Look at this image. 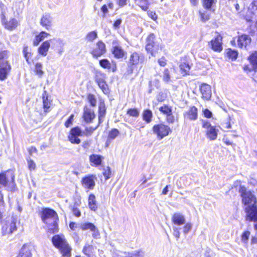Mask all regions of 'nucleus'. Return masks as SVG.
Returning a JSON list of instances; mask_svg holds the SVG:
<instances>
[{"label": "nucleus", "instance_id": "obj_1", "mask_svg": "<svg viewBox=\"0 0 257 257\" xmlns=\"http://www.w3.org/2000/svg\"><path fill=\"white\" fill-rule=\"evenodd\" d=\"M53 245L57 248L62 257H71L72 247L63 234H55L51 238Z\"/></svg>", "mask_w": 257, "mask_h": 257}, {"label": "nucleus", "instance_id": "obj_2", "mask_svg": "<svg viewBox=\"0 0 257 257\" xmlns=\"http://www.w3.org/2000/svg\"><path fill=\"white\" fill-rule=\"evenodd\" d=\"M51 43L52 45V48L59 47L58 50L59 54H61L63 52L64 43L63 42V41L59 38H53L42 43L38 49L39 54L43 56H46L48 54Z\"/></svg>", "mask_w": 257, "mask_h": 257}, {"label": "nucleus", "instance_id": "obj_3", "mask_svg": "<svg viewBox=\"0 0 257 257\" xmlns=\"http://www.w3.org/2000/svg\"><path fill=\"white\" fill-rule=\"evenodd\" d=\"M238 192L241 197V202L245 207L257 205V198L250 191L247 190L244 186H239Z\"/></svg>", "mask_w": 257, "mask_h": 257}, {"label": "nucleus", "instance_id": "obj_4", "mask_svg": "<svg viewBox=\"0 0 257 257\" xmlns=\"http://www.w3.org/2000/svg\"><path fill=\"white\" fill-rule=\"evenodd\" d=\"M38 214L43 223H47L48 222L59 218L56 211L49 207L42 208Z\"/></svg>", "mask_w": 257, "mask_h": 257}, {"label": "nucleus", "instance_id": "obj_5", "mask_svg": "<svg viewBox=\"0 0 257 257\" xmlns=\"http://www.w3.org/2000/svg\"><path fill=\"white\" fill-rule=\"evenodd\" d=\"M16 219L12 218L10 220H7L2 227V234L3 236L11 235L17 230Z\"/></svg>", "mask_w": 257, "mask_h": 257}, {"label": "nucleus", "instance_id": "obj_6", "mask_svg": "<svg viewBox=\"0 0 257 257\" xmlns=\"http://www.w3.org/2000/svg\"><path fill=\"white\" fill-rule=\"evenodd\" d=\"M202 127L206 130V135L208 139L211 141L217 139L218 131L216 129L215 126H212L208 121L203 120Z\"/></svg>", "mask_w": 257, "mask_h": 257}, {"label": "nucleus", "instance_id": "obj_7", "mask_svg": "<svg viewBox=\"0 0 257 257\" xmlns=\"http://www.w3.org/2000/svg\"><path fill=\"white\" fill-rule=\"evenodd\" d=\"M246 213L245 219L249 222H257V205L245 207L244 209Z\"/></svg>", "mask_w": 257, "mask_h": 257}, {"label": "nucleus", "instance_id": "obj_8", "mask_svg": "<svg viewBox=\"0 0 257 257\" xmlns=\"http://www.w3.org/2000/svg\"><path fill=\"white\" fill-rule=\"evenodd\" d=\"M153 130L154 133L157 135V137L159 139H162L164 137L168 135L171 131L170 128L168 127V126L163 124H159L154 125Z\"/></svg>", "mask_w": 257, "mask_h": 257}, {"label": "nucleus", "instance_id": "obj_9", "mask_svg": "<svg viewBox=\"0 0 257 257\" xmlns=\"http://www.w3.org/2000/svg\"><path fill=\"white\" fill-rule=\"evenodd\" d=\"M82 136V132L78 127L72 128L68 135V140L72 144H79L80 143V140L78 138Z\"/></svg>", "mask_w": 257, "mask_h": 257}, {"label": "nucleus", "instance_id": "obj_10", "mask_svg": "<svg viewBox=\"0 0 257 257\" xmlns=\"http://www.w3.org/2000/svg\"><path fill=\"white\" fill-rule=\"evenodd\" d=\"M82 230H90L92 232V236L94 238H99L100 237V232L97 227L92 223L85 222L82 223L80 226Z\"/></svg>", "mask_w": 257, "mask_h": 257}, {"label": "nucleus", "instance_id": "obj_11", "mask_svg": "<svg viewBox=\"0 0 257 257\" xmlns=\"http://www.w3.org/2000/svg\"><path fill=\"white\" fill-rule=\"evenodd\" d=\"M106 51L105 45L101 41H98L96 45V47L92 50L90 53L94 58H98L101 56Z\"/></svg>", "mask_w": 257, "mask_h": 257}, {"label": "nucleus", "instance_id": "obj_12", "mask_svg": "<svg viewBox=\"0 0 257 257\" xmlns=\"http://www.w3.org/2000/svg\"><path fill=\"white\" fill-rule=\"evenodd\" d=\"M209 46L214 51L220 52L222 50V37L217 35L214 39L209 42Z\"/></svg>", "mask_w": 257, "mask_h": 257}, {"label": "nucleus", "instance_id": "obj_13", "mask_svg": "<svg viewBox=\"0 0 257 257\" xmlns=\"http://www.w3.org/2000/svg\"><path fill=\"white\" fill-rule=\"evenodd\" d=\"M44 224L46 225V232L47 233L54 234L59 230V218Z\"/></svg>", "mask_w": 257, "mask_h": 257}, {"label": "nucleus", "instance_id": "obj_14", "mask_svg": "<svg viewBox=\"0 0 257 257\" xmlns=\"http://www.w3.org/2000/svg\"><path fill=\"white\" fill-rule=\"evenodd\" d=\"M112 53L115 58L117 59L122 58L126 54L125 52L116 41L112 42Z\"/></svg>", "mask_w": 257, "mask_h": 257}, {"label": "nucleus", "instance_id": "obj_15", "mask_svg": "<svg viewBox=\"0 0 257 257\" xmlns=\"http://www.w3.org/2000/svg\"><path fill=\"white\" fill-rule=\"evenodd\" d=\"M0 178V187H7L8 190L10 191H14L16 188V184L14 178Z\"/></svg>", "mask_w": 257, "mask_h": 257}, {"label": "nucleus", "instance_id": "obj_16", "mask_svg": "<svg viewBox=\"0 0 257 257\" xmlns=\"http://www.w3.org/2000/svg\"><path fill=\"white\" fill-rule=\"evenodd\" d=\"M184 115L185 119L195 120L198 118V109L195 106H193L184 113Z\"/></svg>", "mask_w": 257, "mask_h": 257}, {"label": "nucleus", "instance_id": "obj_17", "mask_svg": "<svg viewBox=\"0 0 257 257\" xmlns=\"http://www.w3.org/2000/svg\"><path fill=\"white\" fill-rule=\"evenodd\" d=\"M181 64L180 65V72L183 76L189 74L190 70V66L189 64L188 58L185 56L181 60Z\"/></svg>", "mask_w": 257, "mask_h": 257}, {"label": "nucleus", "instance_id": "obj_18", "mask_svg": "<svg viewBox=\"0 0 257 257\" xmlns=\"http://www.w3.org/2000/svg\"><path fill=\"white\" fill-rule=\"evenodd\" d=\"M95 115L93 110L85 106L83 109V118L86 123L91 122L95 118Z\"/></svg>", "mask_w": 257, "mask_h": 257}, {"label": "nucleus", "instance_id": "obj_19", "mask_svg": "<svg viewBox=\"0 0 257 257\" xmlns=\"http://www.w3.org/2000/svg\"><path fill=\"white\" fill-rule=\"evenodd\" d=\"M200 90L202 95V98L206 100H209L211 97L212 91L211 86L207 84H203L200 87Z\"/></svg>", "mask_w": 257, "mask_h": 257}, {"label": "nucleus", "instance_id": "obj_20", "mask_svg": "<svg viewBox=\"0 0 257 257\" xmlns=\"http://www.w3.org/2000/svg\"><path fill=\"white\" fill-rule=\"evenodd\" d=\"M19 254L21 257H32L31 245L29 243H26L23 245Z\"/></svg>", "mask_w": 257, "mask_h": 257}, {"label": "nucleus", "instance_id": "obj_21", "mask_svg": "<svg viewBox=\"0 0 257 257\" xmlns=\"http://www.w3.org/2000/svg\"><path fill=\"white\" fill-rule=\"evenodd\" d=\"M52 18L49 14L46 13L43 15L40 24L42 26L45 27L46 29L48 30L51 26Z\"/></svg>", "mask_w": 257, "mask_h": 257}, {"label": "nucleus", "instance_id": "obj_22", "mask_svg": "<svg viewBox=\"0 0 257 257\" xmlns=\"http://www.w3.org/2000/svg\"><path fill=\"white\" fill-rule=\"evenodd\" d=\"M238 45L239 47H246L251 42L250 37L247 35H242L238 37Z\"/></svg>", "mask_w": 257, "mask_h": 257}, {"label": "nucleus", "instance_id": "obj_23", "mask_svg": "<svg viewBox=\"0 0 257 257\" xmlns=\"http://www.w3.org/2000/svg\"><path fill=\"white\" fill-rule=\"evenodd\" d=\"M81 183L82 186L88 190L93 189L95 185L93 178H83Z\"/></svg>", "mask_w": 257, "mask_h": 257}, {"label": "nucleus", "instance_id": "obj_24", "mask_svg": "<svg viewBox=\"0 0 257 257\" xmlns=\"http://www.w3.org/2000/svg\"><path fill=\"white\" fill-rule=\"evenodd\" d=\"M88 206L90 210L96 211L98 206L96 200L95 196L93 194H90L88 198Z\"/></svg>", "mask_w": 257, "mask_h": 257}, {"label": "nucleus", "instance_id": "obj_25", "mask_svg": "<svg viewBox=\"0 0 257 257\" xmlns=\"http://www.w3.org/2000/svg\"><path fill=\"white\" fill-rule=\"evenodd\" d=\"M141 55L137 52H134L129 59V65L131 66L132 72L133 69V66L137 65L141 60Z\"/></svg>", "mask_w": 257, "mask_h": 257}, {"label": "nucleus", "instance_id": "obj_26", "mask_svg": "<svg viewBox=\"0 0 257 257\" xmlns=\"http://www.w3.org/2000/svg\"><path fill=\"white\" fill-rule=\"evenodd\" d=\"M5 28L9 30H13L19 25L18 21L15 18H11L9 21L4 23Z\"/></svg>", "mask_w": 257, "mask_h": 257}, {"label": "nucleus", "instance_id": "obj_27", "mask_svg": "<svg viewBox=\"0 0 257 257\" xmlns=\"http://www.w3.org/2000/svg\"><path fill=\"white\" fill-rule=\"evenodd\" d=\"M95 247L92 244L86 243L82 249V252L87 257H90L94 252Z\"/></svg>", "mask_w": 257, "mask_h": 257}, {"label": "nucleus", "instance_id": "obj_28", "mask_svg": "<svg viewBox=\"0 0 257 257\" xmlns=\"http://www.w3.org/2000/svg\"><path fill=\"white\" fill-rule=\"evenodd\" d=\"M50 34L44 31L41 32L38 35H37L33 41V45L37 46L40 42L43 41L45 38H47Z\"/></svg>", "mask_w": 257, "mask_h": 257}, {"label": "nucleus", "instance_id": "obj_29", "mask_svg": "<svg viewBox=\"0 0 257 257\" xmlns=\"http://www.w3.org/2000/svg\"><path fill=\"white\" fill-rule=\"evenodd\" d=\"M1 67L0 80H4L7 78V75L11 69V66L9 64H7L6 65Z\"/></svg>", "mask_w": 257, "mask_h": 257}, {"label": "nucleus", "instance_id": "obj_30", "mask_svg": "<svg viewBox=\"0 0 257 257\" xmlns=\"http://www.w3.org/2000/svg\"><path fill=\"white\" fill-rule=\"evenodd\" d=\"M103 157L98 155H91L89 157V160L91 163L94 166H99L101 164Z\"/></svg>", "mask_w": 257, "mask_h": 257}, {"label": "nucleus", "instance_id": "obj_31", "mask_svg": "<svg viewBox=\"0 0 257 257\" xmlns=\"http://www.w3.org/2000/svg\"><path fill=\"white\" fill-rule=\"evenodd\" d=\"M8 55V51L0 52V67L6 65L7 64H9L7 61Z\"/></svg>", "mask_w": 257, "mask_h": 257}, {"label": "nucleus", "instance_id": "obj_32", "mask_svg": "<svg viewBox=\"0 0 257 257\" xmlns=\"http://www.w3.org/2000/svg\"><path fill=\"white\" fill-rule=\"evenodd\" d=\"M105 114V107L103 102H101L99 106V115H98V120L99 124H100L102 121Z\"/></svg>", "mask_w": 257, "mask_h": 257}, {"label": "nucleus", "instance_id": "obj_33", "mask_svg": "<svg viewBox=\"0 0 257 257\" xmlns=\"http://www.w3.org/2000/svg\"><path fill=\"white\" fill-rule=\"evenodd\" d=\"M142 115L143 120L147 123H150L152 121L153 113L151 110L149 109L145 110Z\"/></svg>", "mask_w": 257, "mask_h": 257}, {"label": "nucleus", "instance_id": "obj_34", "mask_svg": "<svg viewBox=\"0 0 257 257\" xmlns=\"http://www.w3.org/2000/svg\"><path fill=\"white\" fill-rule=\"evenodd\" d=\"M248 59L254 70L257 71V52L252 53Z\"/></svg>", "mask_w": 257, "mask_h": 257}, {"label": "nucleus", "instance_id": "obj_35", "mask_svg": "<svg viewBox=\"0 0 257 257\" xmlns=\"http://www.w3.org/2000/svg\"><path fill=\"white\" fill-rule=\"evenodd\" d=\"M226 55L228 58L231 59L232 60H235L237 57L238 53L236 50L228 48L226 50Z\"/></svg>", "mask_w": 257, "mask_h": 257}, {"label": "nucleus", "instance_id": "obj_36", "mask_svg": "<svg viewBox=\"0 0 257 257\" xmlns=\"http://www.w3.org/2000/svg\"><path fill=\"white\" fill-rule=\"evenodd\" d=\"M157 46L156 45H152L150 43H147L146 49L148 53H150L152 56L155 57L156 56L157 51L156 49Z\"/></svg>", "mask_w": 257, "mask_h": 257}, {"label": "nucleus", "instance_id": "obj_37", "mask_svg": "<svg viewBox=\"0 0 257 257\" xmlns=\"http://www.w3.org/2000/svg\"><path fill=\"white\" fill-rule=\"evenodd\" d=\"M145 252L142 249L135 250L132 252H127L125 257H144Z\"/></svg>", "mask_w": 257, "mask_h": 257}, {"label": "nucleus", "instance_id": "obj_38", "mask_svg": "<svg viewBox=\"0 0 257 257\" xmlns=\"http://www.w3.org/2000/svg\"><path fill=\"white\" fill-rule=\"evenodd\" d=\"M95 81L98 83L105 80L106 75L100 71H96L94 76Z\"/></svg>", "mask_w": 257, "mask_h": 257}, {"label": "nucleus", "instance_id": "obj_39", "mask_svg": "<svg viewBox=\"0 0 257 257\" xmlns=\"http://www.w3.org/2000/svg\"><path fill=\"white\" fill-rule=\"evenodd\" d=\"M118 134L119 132L117 129H112L108 134L107 143L110 142L111 140L114 139Z\"/></svg>", "mask_w": 257, "mask_h": 257}, {"label": "nucleus", "instance_id": "obj_40", "mask_svg": "<svg viewBox=\"0 0 257 257\" xmlns=\"http://www.w3.org/2000/svg\"><path fill=\"white\" fill-rule=\"evenodd\" d=\"M140 1H135V3L139 5L142 10L146 11L148 9V0H139Z\"/></svg>", "mask_w": 257, "mask_h": 257}, {"label": "nucleus", "instance_id": "obj_41", "mask_svg": "<svg viewBox=\"0 0 257 257\" xmlns=\"http://www.w3.org/2000/svg\"><path fill=\"white\" fill-rule=\"evenodd\" d=\"M35 69L36 74L41 77L44 74V71L42 70V64L41 63H37Z\"/></svg>", "mask_w": 257, "mask_h": 257}, {"label": "nucleus", "instance_id": "obj_42", "mask_svg": "<svg viewBox=\"0 0 257 257\" xmlns=\"http://www.w3.org/2000/svg\"><path fill=\"white\" fill-rule=\"evenodd\" d=\"M250 234V232L249 231H244L241 235V240L242 242L245 244H247Z\"/></svg>", "mask_w": 257, "mask_h": 257}, {"label": "nucleus", "instance_id": "obj_43", "mask_svg": "<svg viewBox=\"0 0 257 257\" xmlns=\"http://www.w3.org/2000/svg\"><path fill=\"white\" fill-rule=\"evenodd\" d=\"M97 37V34L96 31H92L87 34L86 36V39L89 42H92Z\"/></svg>", "mask_w": 257, "mask_h": 257}, {"label": "nucleus", "instance_id": "obj_44", "mask_svg": "<svg viewBox=\"0 0 257 257\" xmlns=\"http://www.w3.org/2000/svg\"><path fill=\"white\" fill-rule=\"evenodd\" d=\"M99 86V88L102 90L105 94H107L109 92V90L107 87V85L106 83L105 80L97 83Z\"/></svg>", "mask_w": 257, "mask_h": 257}, {"label": "nucleus", "instance_id": "obj_45", "mask_svg": "<svg viewBox=\"0 0 257 257\" xmlns=\"http://www.w3.org/2000/svg\"><path fill=\"white\" fill-rule=\"evenodd\" d=\"M99 64L103 68L110 69L111 68L110 63L107 59H106L100 60Z\"/></svg>", "mask_w": 257, "mask_h": 257}, {"label": "nucleus", "instance_id": "obj_46", "mask_svg": "<svg viewBox=\"0 0 257 257\" xmlns=\"http://www.w3.org/2000/svg\"><path fill=\"white\" fill-rule=\"evenodd\" d=\"M126 113L130 116L138 117L139 115L140 112L137 108H131L128 109Z\"/></svg>", "mask_w": 257, "mask_h": 257}, {"label": "nucleus", "instance_id": "obj_47", "mask_svg": "<svg viewBox=\"0 0 257 257\" xmlns=\"http://www.w3.org/2000/svg\"><path fill=\"white\" fill-rule=\"evenodd\" d=\"M87 99L92 106L94 107L96 106V99L94 95L91 94H88L87 96Z\"/></svg>", "mask_w": 257, "mask_h": 257}, {"label": "nucleus", "instance_id": "obj_48", "mask_svg": "<svg viewBox=\"0 0 257 257\" xmlns=\"http://www.w3.org/2000/svg\"><path fill=\"white\" fill-rule=\"evenodd\" d=\"M214 3V0H203V7L206 9H210Z\"/></svg>", "mask_w": 257, "mask_h": 257}, {"label": "nucleus", "instance_id": "obj_49", "mask_svg": "<svg viewBox=\"0 0 257 257\" xmlns=\"http://www.w3.org/2000/svg\"><path fill=\"white\" fill-rule=\"evenodd\" d=\"M159 110L166 115L172 112L171 108L166 105L160 107Z\"/></svg>", "mask_w": 257, "mask_h": 257}, {"label": "nucleus", "instance_id": "obj_50", "mask_svg": "<svg viewBox=\"0 0 257 257\" xmlns=\"http://www.w3.org/2000/svg\"><path fill=\"white\" fill-rule=\"evenodd\" d=\"M99 124L98 123V124L94 128H93L91 127L86 128L85 131L82 132V135L83 134L86 136H88V135H91L93 133V132L97 128V127H98Z\"/></svg>", "mask_w": 257, "mask_h": 257}, {"label": "nucleus", "instance_id": "obj_51", "mask_svg": "<svg viewBox=\"0 0 257 257\" xmlns=\"http://www.w3.org/2000/svg\"><path fill=\"white\" fill-rule=\"evenodd\" d=\"M192 227V224L191 223H187L182 227L183 232L184 234H187L189 232Z\"/></svg>", "mask_w": 257, "mask_h": 257}, {"label": "nucleus", "instance_id": "obj_52", "mask_svg": "<svg viewBox=\"0 0 257 257\" xmlns=\"http://www.w3.org/2000/svg\"><path fill=\"white\" fill-rule=\"evenodd\" d=\"M155 38V36L154 34H151L149 35L147 39V43H150L152 45H155L154 42V40Z\"/></svg>", "mask_w": 257, "mask_h": 257}, {"label": "nucleus", "instance_id": "obj_53", "mask_svg": "<svg viewBox=\"0 0 257 257\" xmlns=\"http://www.w3.org/2000/svg\"><path fill=\"white\" fill-rule=\"evenodd\" d=\"M43 106L45 111L50 107V102L48 100L47 98L46 99L43 97Z\"/></svg>", "mask_w": 257, "mask_h": 257}, {"label": "nucleus", "instance_id": "obj_54", "mask_svg": "<svg viewBox=\"0 0 257 257\" xmlns=\"http://www.w3.org/2000/svg\"><path fill=\"white\" fill-rule=\"evenodd\" d=\"M201 20L203 21H207L209 19V16L208 14H206L205 12H199Z\"/></svg>", "mask_w": 257, "mask_h": 257}, {"label": "nucleus", "instance_id": "obj_55", "mask_svg": "<svg viewBox=\"0 0 257 257\" xmlns=\"http://www.w3.org/2000/svg\"><path fill=\"white\" fill-rule=\"evenodd\" d=\"M74 114H71L68 120L65 122V126L66 127H69L72 124L73 120Z\"/></svg>", "mask_w": 257, "mask_h": 257}, {"label": "nucleus", "instance_id": "obj_56", "mask_svg": "<svg viewBox=\"0 0 257 257\" xmlns=\"http://www.w3.org/2000/svg\"><path fill=\"white\" fill-rule=\"evenodd\" d=\"M71 210L74 215L76 217H79L81 216V212L78 208L73 207Z\"/></svg>", "mask_w": 257, "mask_h": 257}, {"label": "nucleus", "instance_id": "obj_57", "mask_svg": "<svg viewBox=\"0 0 257 257\" xmlns=\"http://www.w3.org/2000/svg\"><path fill=\"white\" fill-rule=\"evenodd\" d=\"M221 125L224 129H229L231 127V125L229 120L223 122Z\"/></svg>", "mask_w": 257, "mask_h": 257}, {"label": "nucleus", "instance_id": "obj_58", "mask_svg": "<svg viewBox=\"0 0 257 257\" xmlns=\"http://www.w3.org/2000/svg\"><path fill=\"white\" fill-rule=\"evenodd\" d=\"M251 11H257V0H252L250 5Z\"/></svg>", "mask_w": 257, "mask_h": 257}, {"label": "nucleus", "instance_id": "obj_59", "mask_svg": "<svg viewBox=\"0 0 257 257\" xmlns=\"http://www.w3.org/2000/svg\"><path fill=\"white\" fill-rule=\"evenodd\" d=\"M8 176H14L13 172L12 170H9L7 172H5L4 173H2L0 174V177H7Z\"/></svg>", "mask_w": 257, "mask_h": 257}, {"label": "nucleus", "instance_id": "obj_60", "mask_svg": "<svg viewBox=\"0 0 257 257\" xmlns=\"http://www.w3.org/2000/svg\"><path fill=\"white\" fill-rule=\"evenodd\" d=\"M185 222V219L184 217L182 215H178V225L184 224Z\"/></svg>", "mask_w": 257, "mask_h": 257}, {"label": "nucleus", "instance_id": "obj_61", "mask_svg": "<svg viewBox=\"0 0 257 257\" xmlns=\"http://www.w3.org/2000/svg\"><path fill=\"white\" fill-rule=\"evenodd\" d=\"M122 20L121 19H118L116 20L114 24H113V27L115 29H118L119 28V26L121 23Z\"/></svg>", "mask_w": 257, "mask_h": 257}, {"label": "nucleus", "instance_id": "obj_62", "mask_svg": "<svg viewBox=\"0 0 257 257\" xmlns=\"http://www.w3.org/2000/svg\"><path fill=\"white\" fill-rule=\"evenodd\" d=\"M170 79L169 71L167 69L165 70L164 72L163 79L165 81H168Z\"/></svg>", "mask_w": 257, "mask_h": 257}, {"label": "nucleus", "instance_id": "obj_63", "mask_svg": "<svg viewBox=\"0 0 257 257\" xmlns=\"http://www.w3.org/2000/svg\"><path fill=\"white\" fill-rule=\"evenodd\" d=\"M203 113L205 116V117L207 118H210L212 116V112L208 109H205L203 111Z\"/></svg>", "mask_w": 257, "mask_h": 257}, {"label": "nucleus", "instance_id": "obj_64", "mask_svg": "<svg viewBox=\"0 0 257 257\" xmlns=\"http://www.w3.org/2000/svg\"><path fill=\"white\" fill-rule=\"evenodd\" d=\"M148 16L153 20H156L157 19V16L155 12L152 11L148 12Z\"/></svg>", "mask_w": 257, "mask_h": 257}]
</instances>
